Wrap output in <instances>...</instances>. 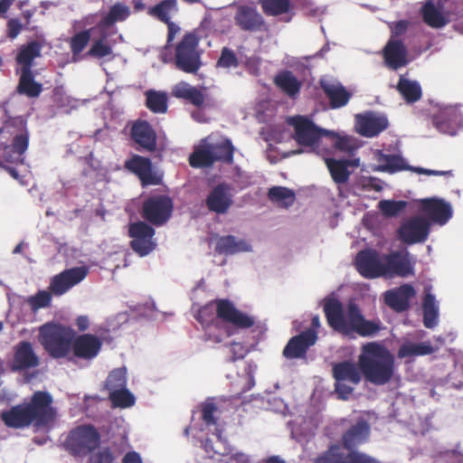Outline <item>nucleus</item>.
Instances as JSON below:
<instances>
[{"label":"nucleus","instance_id":"12","mask_svg":"<svg viewBox=\"0 0 463 463\" xmlns=\"http://www.w3.org/2000/svg\"><path fill=\"white\" fill-rule=\"evenodd\" d=\"M71 354L69 361L90 362L95 359L102 348V340L93 334H80L74 335L71 342Z\"/></svg>","mask_w":463,"mask_h":463},{"label":"nucleus","instance_id":"39","mask_svg":"<svg viewBox=\"0 0 463 463\" xmlns=\"http://www.w3.org/2000/svg\"><path fill=\"white\" fill-rule=\"evenodd\" d=\"M423 324L427 328H433L438 322L439 307L435 300V297L427 292L423 298Z\"/></svg>","mask_w":463,"mask_h":463},{"label":"nucleus","instance_id":"55","mask_svg":"<svg viewBox=\"0 0 463 463\" xmlns=\"http://www.w3.org/2000/svg\"><path fill=\"white\" fill-rule=\"evenodd\" d=\"M89 463H113L115 457L110 448L103 447L88 455Z\"/></svg>","mask_w":463,"mask_h":463},{"label":"nucleus","instance_id":"48","mask_svg":"<svg viewBox=\"0 0 463 463\" xmlns=\"http://www.w3.org/2000/svg\"><path fill=\"white\" fill-rule=\"evenodd\" d=\"M343 460L344 453L341 451L340 445L334 444L314 458L313 463H343Z\"/></svg>","mask_w":463,"mask_h":463},{"label":"nucleus","instance_id":"63","mask_svg":"<svg viewBox=\"0 0 463 463\" xmlns=\"http://www.w3.org/2000/svg\"><path fill=\"white\" fill-rule=\"evenodd\" d=\"M230 351L232 353L230 361H232V362H235L236 360L242 359L246 354L245 348H244L243 345H241V343H232L231 345Z\"/></svg>","mask_w":463,"mask_h":463},{"label":"nucleus","instance_id":"28","mask_svg":"<svg viewBox=\"0 0 463 463\" xmlns=\"http://www.w3.org/2000/svg\"><path fill=\"white\" fill-rule=\"evenodd\" d=\"M319 84L329 99L331 109L342 108L349 102L352 94L341 83L322 79Z\"/></svg>","mask_w":463,"mask_h":463},{"label":"nucleus","instance_id":"54","mask_svg":"<svg viewBox=\"0 0 463 463\" xmlns=\"http://www.w3.org/2000/svg\"><path fill=\"white\" fill-rule=\"evenodd\" d=\"M112 52L113 51L111 45L106 43L103 39H99L92 43L90 49L87 52V55L93 58L101 59L112 54Z\"/></svg>","mask_w":463,"mask_h":463},{"label":"nucleus","instance_id":"7","mask_svg":"<svg viewBox=\"0 0 463 463\" xmlns=\"http://www.w3.org/2000/svg\"><path fill=\"white\" fill-rule=\"evenodd\" d=\"M101 435L92 424L71 429L63 441L64 449L74 457H86L99 448Z\"/></svg>","mask_w":463,"mask_h":463},{"label":"nucleus","instance_id":"46","mask_svg":"<svg viewBox=\"0 0 463 463\" xmlns=\"http://www.w3.org/2000/svg\"><path fill=\"white\" fill-rule=\"evenodd\" d=\"M146 107L154 113H165L167 110V97L163 92L148 90L146 93Z\"/></svg>","mask_w":463,"mask_h":463},{"label":"nucleus","instance_id":"24","mask_svg":"<svg viewBox=\"0 0 463 463\" xmlns=\"http://www.w3.org/2000/svg\"><path fill=\"white\" fill-rule=\"evenodd\" d=\"M420 209L433 222L444 225L452 216V209L449 203L442 199L427 198L420 201Z\"/></svg>","mask_w":463,"mask_h":463},{"label":"nucleus","instance_id":"61","mask_svg":"<svg viewBox=\"0 0 463 463\" xmlns=\"http://www.w3.org/2000/svg\"><path fill=\"white\" fill-rule=\"evenodd\" d=\"M7 35L10 39H15L23 30V24L17 18H11L7 21Z\"/></svg>","mask_w":463,"mask_h":463},{"label":"nucleus","instance_id":"5","mask_svg":"<svg viewBox=\"0 0 463 463\" xmlns=\"http://www.w3.org/2000/svg\"><path fill=\"white\" fill-rule=\"evenodd\" d=\"M195 318L204 328L217 325L219 320L238 329H248L255 324L252 317L237 309L227 298H217L206 303L198 310Z\"/></svg>","mask_w":463,"mask_h":463},{"label":"nucleus","instance_id":"23","mask_svg":"<svg viewBox=\"0 0 463 463\" xmlns=\"http://www.w3.org/2000/svg\"><path fill=\"white\" fill-rule=\"evenodd\" d=\"M384 276L407 277L413 273V264L410 260V253L404 251H392L383 255Z\"/></svg>","mask_w":463,"mask_h":463},{"label":"nucleus","instance_id":"44","mask_svg":"<svg viewBox=\"0 0 463 463\" xmlns=\"http://www.w3.org/2000/svg\"><path fill=\"white\" fill-rule=\"evenodd\" d=\"M212 155L214 163L217 161L231 165L233 163L234 146L231 140L225 139L222 143L211 144Z\"/></svg>","mask_w":463,"mask_h":463},{"label":"nucleus","instance_id":"11","mask_svg":"<svg viewBox=\"0 0 463 463\" xmlns=\"http://www.w3.org/2000/svg\"><path fill=\"white\" fill-rule=\"evenodd\" d=\"M155 233V229L145 222H131L128 226V236L132 239L131 249L140 257L148 255L156 247Z\"/></svg>","mask_w":463,"mask_h":463},{"label":"nucleus","instance_id":"41","mask_svg":"<svg viewBox=\"0 0 463 463\" xmlns=\"http://www.w3.org/2000/svg\"><path fill=\"white\" fill-rule=\"evenodd\" d=\"M130 15V9L119 2L114 4L109 13L101 19L99 26H111L117 22L125 21Z\"/></svg>","mask_w":463,"mask_h":463},{"label":"nucleus","instance_id":"45","mask_svg":"<svg viewBox=\"0 0 463 463\" xmlns=\"http://www.w3.org/2000/svg\"><path fill=\"white\" fill-rule=\"evenodd\" d=\"M422 18L424 23L432 28H440L447 24L443 14L435 7L432 3H427L422 8Z\"/></svg>","mask_w":463,"mask_h":463},{"label":"nucleus","instance_id":"42","mask_svg":"<svg viewBox=\"0 0 463 463\" xmlns=\"http://www.w3.org/2000/svg\"><path fill=\"white\" fill-rule=\"evenodd\" d=\"M268 198L274 203L288 207L295 202V193L288 187L273 186L268 192Z\"/></svg>","mask_w":463,"mask_h":463},{"label":"nucleus","instance_id":"59","mask_svg":"<svg viewBox=\"0 0 463 463\" xmlns=\"http://www.w3.org/2000/svg\"><path fill=\"white\" fill-rule=\"evenodd\" d=\"M449 114V110L440 111L432 118L433 126L440 132L446 133L449 127L447 116Z\"/></svg>","mask_w":463,"mask_h":463},{"label":"nucleus","instance_id":"62","mask_svg":"<svg viewBox=\"0 0 463 463\" xmlns=\"http://www.w3.org/2000/svg\"><path fill=\"white\" fill-rule=\"evenodd\" d=\"M335 147L347 153H352L355 149L353 141L347 137H338L335 142Z\"/></svg>","mask_w":463,"mask_h":463},{"label":"nucleus","instance_id":"51","mask_svg":"<svg viewBox=\"0 0 463 463\" xmlns=\"http://www.w3.org/2000/svg\"><path fill=\"white\" fill-rule=\"evenodd\" d=\"M378 162L381 163L382 171L395 172L403 168L402 157L396 155L380 153Z\"/></svg>","mask_w":463,"mask_h":463},{"label":"nucleus","instance_id":"37","mask_svg":"<svg viewBox=\"0 0 463 463\" xmlns=\"http://www.w3.org/2000/svg\"><path fill=\"white\" fill-rule=\"evenodd\" d=\"M189 164L194 168L210 167L214 164L211 144L202 145L194 148L189 156Z\"/></svg>","mask_w":463,"mask_h":463},{"label":"nucleus","instance_id":"10","mask_svg":"<svg viewBox=\"0 0 463 463\" xmlns=\"http://www.w3.org/2000/svg\"><path fill=\"white\" fill-rule=\"evenodd\" d=\"M174 203L166 194L152 195L146 199L142 204V217L149 223L162 226L171 218Z\"/></svg>","mask_w":463,"mask_h":463},{"label":"nucleus","instance_id":"9","mask_svg":"<svg viewBox=\"0 0 463 463\" xmlns=\"http://www.w3.org/2000/svg\"><path fill=\"white\" fill-rule=\"evenodd\" d=\"M335 391L341 400H347L354 392V386L360 383L362 372L358 364L352 361L335 363L332 367Z\"/></svg>","mask_w":463,"mask_h":463},{"label":"nucleus","instance_id":"50","mask_svg":"<svg viewBox=\"0 0 463 463\" xmlns=\"http://www.w3.org/2000/svg\"><path fill=\"white\" fill-rule=\"evenodd\" d=\"M126 374L124 368H117L111 371L105 382L106 388L111 392L124 388L127 383Z\"/></svg>","mask_w":463,"mask_h":463},{"label":"nucleus","instance_id":"13","mask_svg":"<svg viewBox=\"0 0 463 463\" xmlns=\"http://www.w3.org/2000/svg\"><path fill=\"white\" fill-rule=\"evenodd\" d=\"M124 167L138 177L142 186L157 185L162 183V175L154 170L148 157L134 154L124 162Z\"/></svg>","mask_w":463,"mask_h":463},{"label":"nucleus","instance_id":"64","mask_svg":"<svg viewBox=\"0 0 463 463\" xmlns=\"http://www.w3.org/2000/svg\"><path fill=\"white\" fill-rule=\"evenodd\" d=\"M226 463H251L250 458L248 455L238 452L232 455Z\"/></svg>","mask_w":463,"mask_h":463},{"label":"nucleus","instance_id":"2","mask_svg":"<svg viewBox=\"0 0 463 463\" xmlns=\"http://www.w3.org/2000/svg\"><path fill=\"white\" fill-rule=\"evenodd\" d=\"M52 397L46 392H35L30 402L13 406L1 412V420L9 428L22 429L33 424L44 427L55 419Z\"/></svg>","mask_w":463,"mask_h":463},{"label":"nucleus","instance_id":"53","mask_svg":"<svg viewBox=\"0 0 463 463\" xmlns=\"http://www.w3.org/2000/svg\"><path fill=\"white\" fill-rule=\"evenodd\" d=\"M216 66L225 69L237 68L239 66V60L232 49L223 47L217 60Z\"/></svg>","mask_w":463,"mask_h":463},{"label":"nucleus","instance_id":"60","mask_svg":"<svg viewBox=\"0 0 463 463\" xmlns=\"http://www.w3.org/2000/svg\"><path fill=\"white\" fill-rule=\"evenodd\" d=\"M409 24V22L406 20H400L391 24L390 28L392 32V36L390 39H397L398 37L403 35L406 33Z\"/></svg>","mask_w":463,"mask_h":463},{"label":"nucleus","instance_id":"34","mask_svg":"<svg viewBox=\"0 0 463 463\" xmlns=\"http://www.w3.org/2000/svg\"><path fill=\"white\" fill-rule=\"evenodd\" d=\"M16 90L19 94L28 98H37L43 91V84L34 80V73L30 71H20V78Z\"/></svg>","mask_w":463,"mask_h":463},{"label":"nucleus","instance_id":"3","mask_svg":"<svg viewBox=\"0 0 463 463\" xmlns=\"http://www.w3.org/2000/svg\"><path fill=\"white\" fill-rule=\"evenodd\" d=\"M358 365L364 379L374 385L388 383L394 374V356L375 342L364 345Z\"/></svg>","mask_w":463,"mask_h":463},{"label":"nucleus","instance_id":"17","mask_svg":"<svg viewBox=\"0 0 463 463\" xmlns=\"http://www.w3.org/2000/svg\"><path fill=\"white\" fill-rule=\"evenodd\" d=\"M130 137L139 151L153 153L157 148V135L146 120L137 119L130 128Z\"/></svg>","mask_w":463,"mask_h":463},{"label":"nucleus","instance_id":"56","mask_svg":"<svg viewBox=\"0 0 463 463\" xmlns=\"http://www.w3.org/2000/svg\"><path fill=\"white\" fill-rule=\"evenodd\" d=\"M52 296L45 290H40L34 296L28 298L27 302L33 310L46 307L51 304Z\"/></svg>","mask_w":463,"mask_h":463},{"label":"nucleus","instance_id":"26","mask_svg":"<svg viewBox=\"0 0 463 463\" xmlns=\"http://www.w3.org/2000/svg\"><path fill=\"white\" fill-rule=\"evenodd\" d=\"M43 43L33 40L22 44L17 49L15 62L20 66V71H33L34 60L42 57Z\"/></svg>","mask_w":463,"mask_h":463},{"label":"nucleus","instance_id":"47","mask_svg":"<svg viewBox=\"0 0 463 463\" xmlns=\"http://www.w3.org/2000/svg\"><path fill=\"white\" fill-rule=\"evenodd\" d=\"M91 38L90 29L84 30L74 34L70 40V48L72 53L73 60L76 61V56L80 55L86 48Z\"/></svg>","mask_w":463,"mask_h":463},{"label":"nucleus","instance_id":"49","mask_svg":"<svg viewBox=\"0 0 463 463\" xmlns=\"http://www.w3.org/2000/svg\"><path fill=\"white\" fill-rule=\"evenodd\" d=\"M109 399L114 406L120 408L130 407L135 403L134 395L125 387L111 392Z\"/></svg>","mask_w":463,"mask_h":463},{"label":"nucleus","instance_id":"15","mask_svg":"<svg viewBox=\"0 0 463 463\" xmlns=\"http://www.w3.org/2000/svg\"><path fill=\"white\" fill-rule=\"evenodd\" d=\"M288 123L294 128V139L301 146H312L319 141L322 136L329 134V132L319 128L312 120L303 116L292 117Z\"/></svg>","mask_w":463,"mask_h":463},{"label":"nucleus","instance_id":"18","mask_svg":"<svg viewBox=\"0 0 463 463\" xmlns=\"http://www.w3.org/2000/svg\"><path fill=\"white\" fill-rule=\"evenodd\" d=\"M356 268L359 273L366 279L384 276V260L374 250H364L357 253Z\"/></svg>","mask_w":463,"mask_h":463},{"label":"nucleus","instance_id":"16","mask_svg":"<svg viewBox=\"0 0 463 463\" xmlns=\"http://www.w3.org/2000/svg\"><path fill=\"white\" fill-rule=\"evenodd\" d=\"M88 274L89 268L86 266L66 269L52 278L48 288L54 296H61L80 283Z\"/></svg>","mask_w":463,"mask_h":463},{"label":"nucleus","instance_id":"57","mask_svg":"<svg viewBox=\"0 0 463 463\" xmlns=\"http://www.w3.org/2000/svg\"><path fill=\"white\" fill-rule=\"evenodd\" d=\"M218 408L213 402H205L202 406V420L206 425L216 424V418L214 417Z\"/></svg>","mask_w":463,"mask_h":463},{"label":"nucleus","instance_id":"38","mask_svg":"<svg viewBox=\"0 0 463 463\" xmlns=\"http://www.w3.org/2000/svg\"><path fill=\"white\" fill-rule=\"evenodd\" d=\"M178 11L176 0H162L154 6L149 7L147 14L162 23H168L171 14Z\"/></svg>","mask_w":463,"mask_h":463},{"label":"nucleus","instance_id":"32","mask_svg":"<svg viewBox=\"0 0 463 463\" xmlns=\"http://www.w3.org/2000/svg\"><path fill=\"white\" fill-rule=\"evenodd\" d=\"M172 95L175 98L185 100L196 108L203 107L205 102L204 93L184 81H181L174 86Z\"/></svg>","mask_w":463,"mask_h":463},{"label":"nucleus","instance_id":"43","mask_svg":"<svg viewBox=\"0 0 463 463\" xmlns=\"http://www.w3.org/2000/svg\"><path fill=\"white\" fill-rule=\"evenodd\" d=\"M262 12L268 16H279L290 12L291 0H260Z\"/></svg>","mask_w":463,"mask_h":463},{"label":"nucleus","instance_id":"29","mask_svg":"<svg viewBox=\"0 0 463 463\" xmlns=\"http://www.w3.org/2000/svg\"><path fill=\"white\" fill-rule=\"evenodd\" d=\"M370 434V426L364 420L352 425L342 436L343 447L351 451L364 443Z\"/></svg>","mask_w":463,"mask_h":463},{"label":"nucleus","instance_id":"33","mask_svg":"<svg viewBox=\"0 0 463 463\" xmlns=\"http://www.w3.org/2000/svg\"><path fill=\"white\" fill-rule=\"evenodd\" d=\"M215 250L219 254L233 255L250 250V246L244 240H237L233 235H226L219 238Z\"/></svg>","mask_w":463,"mask_h":463},{"label":"nucleus","instance_id":"35","mask_svg":"<svg viewBox=\"0 0 463 463\" xmlns=\"http://www.w3.org/2000/svg\"><path fill=\"white\" fill-rule=\"evenodd\" d=\"M325 163L329 170L333 181L343 184L349 180L351 172L348 170L350 159L326 158Z\"/></svg>","mask_w":463,"mask_h":463},{"label":"nucleus","instance_id":"22","mask_svg":"<svg viewBox=\"0 0 463 463\" xmlns=\"http://www.w3.org/2000/svg\"><path fill=\"white\" fill-rule=\"evenodd\" d=\"M232 187L227 183H220L208 194L205 205L210 212L225 214L233 203Z\"/></svg>","mask_w":463,"mask_h":463},{"label":"nucleus","instance_id":"21","mask_svg":"<svg viewBox=\"0 0 463 463\" xmlns=\"http://www.w3.org/2000/svg\"><path fill=\"white\" fill-rule=\"evenodd\" d=\"M317 340V335L314 330H305L288 340L283 349V356L290 360L305 358L308 349Z\"/></svg>","mask_w":463,"mask_h":463},{"label":"nucleus","instance_id":"36","mask_svg":"<svg viewBox=\"0 0 463 463\" xmlns=\"http://www.w3.org/2000/svg\"><path fill=\"white\" fill-rule=\"evenodd\" d=\"M432 353H434V348L429 341L421 343L407 341L398 349L397 356L402 359L413 356H423Z\"/></svg>","mask_w":463,"mask_h":463},{"label":"nucleus","instance_id":"4","mask_svg":"<svg viewBox=\"0 0 463 463\" xmlns=\"http://www.w3.org/2000/svg\"><path fill=\"white\" fill-rule=\"evenodd\" d=\"M29 137L26 120L20 117L5 119L0 126V165L23 164Z\"/></svg>","mask_w":463,"mask_h":463},{"label":"nucleus","instance_id":"20","mask_svg":"<svg viewBox=\"0 0 463 463\" xmlns=\"http://www.w3.org/2000/svg\"><path fill=\"white\" fill-rule=\"evenodd\" d=\"M40 365V358L34 352L32 343L21 341L14 347V355L10 363L12 372H24Z\"/></svg>","mask_w":463,"mask_h":463},{"label":"nucleus","instance_id":"30","mask_svg":"<svg viewBox=\"0 0 463 463\" xmlns=\"http://www.w3.org/2000/svg\"><path fill=\"white\" fill-rule=\"evenodd\" d=\"M358 132L367 137L377 136L388 128V119L385 116L368 114L361 116L358 119Z\"/></svg>","mask_w":463,"mask_h":463},{"label":"nucleus","instance_id":"8","mask_svg":"<svg viewBox=\"0 0 463 463\" xmlns=\"http://www.w3.org/2000/svg\"><path fill=\"white\" fill-rule=\"evenodd\" d=\"M200 38L194 32L186 33L175 46L173 61L177 70L195 74L202 67Z\"/></svg>","mask_w":463,"mask_h":463},{"label":"nucleus","instance_id":"27","mask_svg":"<svg viewBox=\"0 0 463 463\" xmlns=\"http://www.w3.org/2000/svg\"><path fill=\"white\" fill-rule=\"evenodd\" d=\"M383 57L386 65L397 70L407 64V48L399 39H390L383 49Z\"/></svg>","mask_w":463,"mask_h":463},{"label":"nucleus","instance_id":"31","mask_svg":"<svg viewBox=\"0 0 463 463\" xmlns=\"http://www.w3.org/2000/svg\"><path fill=\"white\" fill-rule=\"evenodd\" d=\"M275 86L285 95L291 99H296L302 88V82L289 70L279 71L274 79Z\"/></svg>","mask_w":463,"mask_h":463},{"label":"nucleus","instance_id":"52","mask_svg":"<svg viewBox=\"0 0 463 463\" xmlns=\"http://www.w3.org/2000/svg\"><path fill=\"white\" fill-rule=\"evenodd\" d=\"M404 201L382 200L379 202V209L387 217L397 215L406 207Z\"/></svg>","mask_w":463,"mask_h":463},{"label":"nucleus","instance_id":"1","mask_svg":"<svg viewBox=\"0 0 463 463\" xmlns=\"http://www.w3.org/2000/svg\"><path fill=\"white\" fill-rule=\"evenodd\" d=\"M324 313L328 326L344 336L356 334L361 337H373L383 329L379 318L366 319L354 302L347 305L345 314L343 304L337 298H327L324 303Z\"/></svg>","mask_w":463,"mask_h":463},{"label":"nucleus","instance_id":"25","mask_svg":"<svg viewBox=\"0 0 463 463\" xmlns=\"http://www.w3.org/2000/svg\"><path fill=\"white\" fill-rule=\"evenodd\" d=\"M416 291L410 284H404L397 288L388 290L384 295L385 304L396 312H403L410 308V300L414 298Z\"/></svg>","mask_w":463,"mask_h":463},{"label":"nucleus","instance_id":"58","mask_svg":"<svg viewBox=\"0 0 463 463\" xmlns=\"http://www.w3.org/2000/svg\"><path fill=\"white\" fill-rule=\"evenodd\" d=\"M343 463H374V460L364 454L351 450L348 455H344Z\"/></svg>","mask_w":463,"mask_h":463},{"label":"nucleus","instance_id":"19","mask_svg":"<svg viewBox=\"0 0 463 463\" xmlns=\"http://www.w3.org/2000/svg\"><path fill=\"white\" fill-rule=\"evenodd\" d=\"M430 232V222L420 216L404 222L398 229L399 239L406 244L423 242Z\"/></svg>","mask_w":463,"mask_h":463},{"label":"nucleus","instance_id":"14","mask_svg":"<svg viewBox=\"0 0 463 463\" xmlns=\"http://www.w3.org/2000/svg\"><path fill=\"white\" fill-rule=\"evenodd\" d=\"M233 20L235 25L243 32L257 33L268 30L265 19L252 5H239L236 7Z\"/></svg>","mask_w":463,"mask_h":463},{"label":"nucleus","instance_id":"6","mask_svg":"<svg viewBox=\"0 0 463 463\" xmlns=\"http://www.w3.org/2000/svg\"><path fill=\"white\" fill-rule=\"evenodd\" d=\"M74 335L70 326L57 323H46L39 328V341L53 359L70 357Z\"/></svg>","mask_w":463,"mask_h":463},{"label":"nucleus","instance_id":"40","mask_svg":"<svg viewBox=\"0 0 463 463\" xmlns=\"http://www.w3.org/2000/svg\"><path fill=\"white\" fill-rule=\"evenodd\" d=\"M397 90L409 103L418 101L422 95L420 85L417 81L400 78Z\"/></svg>","mask_w":463,"mask_h":463}]
</instances>
